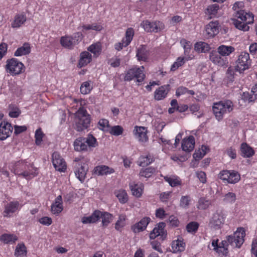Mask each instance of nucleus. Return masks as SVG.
<instances>
[{"label": "nucleus", "instance_id": "38", "mask_svg": "<svg viewBox=\"0 0 257 257\" xmlns=\"http://www.w3.org/2000/svg\"><path fill=\"white\" fill-rule=\"evenodd\" d=\"M31 52V47L28 43H25L22 47L18 48L14 53L15 56L26 55Z\"/></svg>", "mask_w": 257, "mask_h": 257}, {"label": "nucleus", "instance_id": "20", "mask_svg": "<svg viewBox=\"0 0 257 257\" xmlns=\"http://www.w3.org/2000/svg\"><path fill=\"white\" fill-rule=\"evenodd\" d=\"M151 221V218L149 217L143 218L139 222L134 224L131 229L135 233H139L146 229L148 224Z\"/></svg>", "mask_w": 257, "mask_h": 257}, {"label": "nucleus", "instance_id": "45", "mask_svg": "<svg viewBox=\"0 0 257 257\" xmlns=\"http://www.w3.org/2000/svg\"><path fill=\"white\" fill-rule=\"evenodd\" d=\"M114 194L121 204L125 203L128 200V195L123 189H119L114 192Z\"/></svg>", "mask_w": 257, "mask_h": 257}, {"label": "nucleus", "instance_id": "36", "mask_svg": "<svg viewBox=\"0 0 257 257\" xmlns=\"http://www.w3.org/2000/svg\"><path fill=\"white\" fill-rule=\"evenodd\" d=\"M61 45L67 49H71L75 45L74 41H73L72 36H65L61 38L60 41Z\"/></svg>", "mask_w": 257, "mask_h": 257}, {"label": "nucleus", "instance_id": "24", "mask_svg": "<svg viewBox=\"0 0 257 257\" xmlns=\"http://www.w3.org/2000/svg\"><path fill=\"white\" fill-rule=\"evenodd\" d=\"M195 146V139L192 136L188 138H184L182 142V149L185 152H191L194 148Z\"/></svg>", "mask_w": 257, "mask_h": 257}, {"label": "nucleus", "instance_id": "19", "mask_svg": "<svg viewBox=\"0 0 257 257\" xmlns=\"http://www.w3.org/2000/svg\"><path fill=\"white\" fill-rule=\"evenodd\" d=\"M170 84L162 85L158 87L154 92V99L156 100H161L165 99L170 91Z\"/></svg>", "mask_w": 257, "mask_h": 257}, {"label": "nucleus", "instance_id": "57", "mask_svg": "<svg viewBox=\"0 0 257 257\" xmlns=\"http://www.w3.org/2000/svg\"><path fill=\"white\" fill-rule=\"evenodd\" d=\"M123 129L120 125H115L111 127H109V132L110 134L118 136L121 135L123 133Z\"/></svg>", "mask_w": 257, "mask_h": 257}, {"label": "nucleus", "instance_id": "16", "mask_svg": "<svg viewBox=\"0 0 257 257\" xmlns=\"http://www.w3.org/2000/svg\"><path fill=\"white\" fill-rule=\"evenodd\" d=\"M135 138L140 143H145L148 141V131L144 126H135L134 131Z\"/></svg>", "mask_w": 257, "mask_h": 257}, {"label": "nucleus", "instance_id": "15", "mask_svg": "<svg viewBox=\"0 0 257 257\" xmlns=\"http://www.w3.org/2000/svg\"><path fill=\"white\" fill-rule=\"evenodd\" d=\"M52 163L55 169L59 172H64L66 164L59 153L55 152L52 155Z\"/></svg>", "mask_w": 257, "mask_h": 257}, {"label": "nucleus", "instance_id": "29", "mask_svg": "<svg viewBox=\"0 0 257 257\" xmlns=\"http://www.w3.org/2000/svg\"><path fill=\"white\" fill-rule=\"evenodd\" d=\"M32 164L28 163L26 160H21L14 163H12L11 165L10 166V169L11 171L14 173V170L16 169L23 171L25 169L28 168Z\"/></svg>", "mask_w": 257, "mask_h": 257}, {"label": "nucleus", "instance_id": "53", "mask_svg": "<svg viewBox=\"0 0 257 257\" xmlns=\"http://www.w3.org/2000/svg\"><path fill=\"white\" fill-rule=\"evenodd\" d=\"M85 141L88 146V150L91 148H94L97 146L96 139L92 135H89L87 138H85Z\"/></svg>", "mask_w": 257, "mask_h": 257}, {"label": "nucleus", "instance_id": "49", "mask_svg": "<svg viewBox=\"0 0 257 257\" xmlns=\"http://www.w3.org/2000/svg\"><path fill=\"white\" fill-rule=\"evenodd\" d=\"M165 181L168 182L171 187H176L181 184V180L176 176H165L164 177Z\"/></svg>", "mask_w": 257, "mask_h": 257}, {"label": "nucleus", "instance_id": "35", "mask_svg": "<svg viewBox=\"0 0 257 257\" xmlns=\"http://www.w3.org/2000/svg\"><path fill=\"white\" fill-rule=\"evenodd\" d=\"M26 20V15L24 14L16 15L13 22L11 24L12 27L13 28H18L24 24Z\"/></svg>", "mask_w": 257, "mask_h": 257}, {"label": "nucleus", "instance_id": "56", "mask_svg": "<svg viewBox=\"0 0 257 257\" xmlns=\"http://www.w3.org/2000/svg\"><path fill=\"white\" fill-rule=\"evenodd\" d=\"M98 127L104 132H108L110 127L108 121L106 119H100L98 122Z\"/></svg>", "mask_w": 257, "mask_h": 257}, {"label": "nucleus", "instance_id": "14", "mask_svg": "<svg viewBox=\"0 0 257 257\" xmlns=\"http://www.w3.org/2000/svg\"><path fill=\"white\" fill-rule=\"evenodd\" d=\"M218 239H213L211 240V243L208 245V247L215 250L219 254L221 253L226 256L228 253V249L226 247V241L223 240L221 243L218 244Z\"/></svg>", "mask_w": 257, "mask_h": 257}, {"label": "nucleus", "instance_id": "55", "mask_svg": "<svg viewBox=\"0 0 257 257\" xmlns=\"http://www.w3.org/2000/svg\"><path fill=\"white\" fill-rule=\"evenodd\" d=\"M256 99V97L254 95L248 92H244L241 95V100L245 102H253Z\"/></svg>", "mask_w": 257, "mask_h": 257}, {"label": "nucleus", "instance_id": "42", "mask_svg": "<svg viewBox=\"0 0 257 257\" xmlns=\"http://www.w3.org/2000/svg\"><path fill=\"white\" fill-rule=\"evenodd\" d=\"M219 9V6L217 4H212L207 7L205 13L208 15L209 18L215 17Z\"/></svg>", "mask_w": 257, "mask_h": 257}, {"label": "nucleus", "instance_id": "30", "mask_svg": "<svg viewBox=\"0 0 257 257\" xmlns=\"http://www.w3.org/2000/svg\"><path fill=\"white\" fill-rule=\"evenodd\" d=\"M74 148L76 151H88V146L86 144L85 138L80 137L75 140L73 144Z\"/></svg>", "mask_w": 257, "mask_h": 257}, {"label": "nucleus", "instance_id": "23", "mask_svg": "<svg viewBox=\"0 0 257 257\" xmlns=\"http://www.w3.org/2000/svg\"><path fill=\"white\" fill-rule=\"evenodd\" d=\"M63 209L62 196H58L55 199L54 202L51 206V211L52 214L58 215Z\"/></svg>", "mask_w": 257, "mask_h": 257}, {"label": "nucleus", "instance_id": "28", "mask_svg": "<svg viewBox=\"0 0 257 257\" xmlns=\"http://www.w3.org/2000/svg\"><path fill=\"white\" fill-rule=\"evenodd\" d=\"M87 170V165L84 163L83 165H79L77 167L75 174L76 177L81 182H83L84 180Z\"/></svg>", "mask_w": 257, "mask_h": 257}, {"label": "nucleus", "instance_id": "43", "mask_svg": "<svg viewBox=\"0 0 257 257\" xmlns=\"http://www.w3.org/2000/svg\"><path fill=\"white\" fill-rule=\"evenodd\" d=\"M100 218L102 219V226L106 227L113 221L114 216L108 212H101Z\"/></svg>", "mask_w": 257, "mask_h": 257}, {"label": "nucleus", "instance_id": "52", "mask_svg": "<svg viewBox=\"0 0 257 257\" xmlns=\"http://www.w3.org/2000/svg\"><path fill=\"white\" fill-rule=\"evenodd\" d=\"M156 171L155 168L153 167H148L146 169H143L140 172V176L148 178L151 177Z\"/></svg>", "mask_w": 257, "mask_h": 257}, {"label": "nucleus", "instance_id": "44", "mask_svg": "<svg viewBox=\"0 0 257 257\" xmlns=\"http://www.w3.org/2000/svg\"><path fill=\"white\" fill-rule=\"evenodd\" d=\"M27 248L24 243L17 244L15 250V255L17 257H24L27 254Z\"/></svg>", "mask_w": 257, "mask_h": 257}, {"label": "nucleus", "instance_id": "61", "mask_svg": "<svg viewBox=\"0 0 257 257\" xmlns=\"http://www.w3.org/2000/svg\"><path fill=\"white\" fill-rule=\"evenodd\" d=\"M235 200L236 195L233 192H228L224 196L223 201L226 203H233Z\"/></svg>", "mask_w": 257, "mask_h": 257}, {"label": "nucleus", "instance_id": "51", "mask_svg": "<svg viewBox=\"0 0 257 257\" xmlns=\"http://www.w3.org/2000/svg\"><path fill=\"white\" fill-rule=\"evenodd\" d=\"M93 87L90 84V81L83 82L80 87V91L82 94H87L90 93Z\"/></svg>", "mask_w": 257, "mask_h": 257}, {"label": "nucleus", "instance_id": "64", "mask_svg": "<svg viewBox=\"0 0 257 257\" xmlns=\"http://www.w3.org/2000/svg\"><path fill=\"white\" fill-rule=\"evenodd\" d=\"M39 222L44 225L49 226L52 223V219L50 217L45 216L40 218Z\"/></svg>", "mask_w": 257, "mask_h": 257}, {"label": "nucleus", "instance_id": "39", "mask_svg": "<svg viewBox=\"0 0 257 257\" xmlns=\"http://www.w3.org/2000/svg\"><path fill=\"white\" fill-rule=\"evenodd\" d=\"M95 173L98 175H107L114 172V170L105 165L98 166L94 169Z\"/></svg>", "mask_w": 257, "mask_h": 257}, {"label": "nucleus", "instance_id": "7", "mask_svg": "<svg viewBox=\"0 0 257 257\" xmlns=\"http://www.w3.org/2000/svg\"><path fill=\"white\" fill-rule=\"evenodd\" d=\"M251 61L248 53L241 52L236 62L235 70L240 73H243L245 70L249 68Z\"/></svg>", "mask_w": 257, "mask_h": 257}, {"label": "nucleus", "instance_id": "21", "mask_svg": "<svg viewBox=\"0 0 257 257\" xmlns=\"http://www.w3.org/2000/svg\"><path fill=\"white\" fill-rule=\"evenodd\" d=\"M219 24L217 21L211 22L206 26L205 31L208 38L213 37L219 33Z\"/></svg>", "mask_w": 257, "mask_h": 257}, {"label": "nucleus", "instance_id": "18", "mask_svg": "<svg viewBox=\"0 0 257 257\" xmlns=\"http://www.w3.org/2000/svg\"><path fill=\"white\" fill-rule=\"evenodd\" d=\"M13 132V127L10 123L3 120L0 123V140H5L9 138Z\"/></svg>", "mask_w": 257, "mask_h": 257}, {"label": "nucleus", "instance_id": "6", "mask_svg": "<svg viewBox=\"0 0 257 257\" xmlns=\"http://www.w3.org/2000/svg\"><path fill=\"white\" fill-rule=\"evenodd\" d=\"M73 114H74L76 129L77 131H82L89 126L90 116L88 113Z\"/></svg>", "mask_w": 257, "mask_h": 257}, {"label": "nucleus", "instance_id": "9", "mask_svg": "<svg viewBox=\"0 0 257 257\" xmlns=\"http://www.w3.org/2000/svg\"><path fill=\"white\" fill-rule=\"evenodd\" d=\"M135 35V31L133 28H128L126 29L125 36L122 38L121 42H118L114 44V48L117 51H119L124 47L128 46L132 41Z\"/></svg>", "mask_w": 257, "mask_h": 257}, {"label": "nucleus", "instance_id": "33", "mask_svg": "<svg viewBox=\"0 0 257 257\" xmlns=\"http://www.w3.org/2000/svg\"><path fill=\"white\" fill-rule=\"evenodd\" d=\"M149 55V51L145 45H141L137 50V57L140 61H147Z\"/></svg>", "mask_w": 257, "mask_h": 257}, {"label": "nucleus", "instance_id": "22", "mask_svg": "<svg viewBox=\"0 0 257 257\" xmlns=\"http://www.w3.org/2000/svg\"><path fill=\"white\" fill-rule=\"evenodd\" d=\"M92 60L91 54L88 51H83L80 54V58L77 64V67L81 68L87 66Z\"/></svg>", "mask_w": 257, "mask_h": 257}, {"label": "nucleus", "instance_id": "62", "mask_svg": "<svg viewBox=\"0 0 257 257\" xmlns=\"http://www.w3.org/2000/svg\"><path fill=\"white\" fill-rule=\"evenodd\" d=\"M199 224L196 222H191L187 224L186 226V229L189 232H195L198 228Z\"/></svg>", "mask_w": 257, "mask_h": 257}, {"label": "nucleus", "instance_id": "31", "mask_svg": "<svg viewBox=\"0 0 257 257\" xmlns=\"http://www.w3.org/2000/svg\"><path fill=\"white\" fill-rule=\"evenodd\" d=\"M87 51L93 54L94 57H98L102 52V44L100 42H97L90 45L87 48Z\"/></svg>", "mask_w": 257, "mask_h": 257}, {"label": "nucleus", "instance_id": "17", "mask_svg": "<svg viewBox=\"0 0 257 257\" xmlns=\"http://www.w3.org/2000/svg\"><path fill=\"white\" fill-rule=\"evenodd\" d=\"M37 170L35 168L33 165L29 166L27 169H25L24 171L16 169L14 170V174L18 175L19 176L22 177L27 180L31 179L36 176Z\"/></svg>", "mask_w": 257, "mask_h": 257}, {"label": "nucleus", "instance_id": "63", "mask_svg": "<svg viewBox=\"0 0 257 257\" xmlns=\"http://www.w3.org/2000/svg\"><path fill=\"white\" fill-rule=\"evenodd\" d=\"M108 64L112 67L116 68L119 66L120 59L118 58H112L108 60Z\"/></svg>", "mask_w": 257, "mask_h": 257}, {"label": "nucleus", "instance_id": "11", "mask_svg": "<svg viewBox=\"0 0 257 257\" xmlns=\"http://www.w3.org/2000/svg\"><path fill=\"white\" fill-rule=\"evenodd\" d=\"M141 26L147 32L157 33L164 28V25L160 21L150 22L148 20L143 21Z\"/></svg>", "mask_w": 257, "mask_h": 257}, {"label": "nucleus", "instance_id": "58", "mask_svg": "<svg viewBox=\"0 0 257 257\" xmlns=\"http://www.w3.org/2000/svg\"><path fill=\"white\" fill-rule=\"evenodd\" d=\"M210 205V201L205 198H201L199 200L198 208L199 209H205Z\"/></svg>", "mask_w": 257, "mask_h": 257}, {"label": "nucleus", "instance_id": "10", "mask_svg": "<svg viewBox=\"0 0 257 257\" xmlns=\"http://www.w3.org/2000/svg\"><path fill=\"white\" fill-rule=\"evenodd\" d=\"M233 105L230 100H221L213 103V112H230L233 110Z\"/></svg>", "mask_w": 257, "mask_h": 257}, {"label": "nucleus", "instance_id": "27", "mask_svg": "<svg viewBox=\"0 0 257 257\" xmlns=\"http://www.w3.org/2000/svg\"><path fill=\"white\" fill-rule=\"evenodd\" d=\"M130 188L133 195L136 197H140L143 192L144 185L141 183L132 182L130 184Z\"/></svg>", "mask_w": 257, "mask_h": 257}, {"label": "nucleus", "instance_id": "8", "mask_svg": "<svg viewBox=\"0 0 257 257\" xmlns=\"http://www.w3.org/2000/svg\"><path fill=\"white\" fill-rule=\"evenodd\" d=\"M226 215L222 211L215 212L209 220V225L213 229L218 230L221 228L224 224Z\"/></svg>", "mask_w": 257, "mask_h": 257}, {"label": "nucleus", "instance_id": "4", "mask_svg": "<svg viewBox=\"0 0 257 257\" xmlns=\"http://www.w3.org/2000/svg\"><path fill=\"white\" fill-rule=\"evenodd\" d=\"M144 67H134L129 69L125 72V76L124 77V81H130L134 78H136L137 82L142 83L144 81L146 75L144 73Z\"/></svg>", "mask_w": 257, "mask_h": 257}, {"label": "nucleus", "instance_id": "3", "mask_svg": "<svg viewBox=\"0 0 257 257\" xmlns=\"http://www.w3.org/2000/svg\"><path fill=\"white\" fill-rule=\"evenodd\" d=\"M245 233L243 228H238L233 234L226 237V246L228 243L233 248H239L244 242Z\"/></svg>", "mask_w": 257, "mask_h": 257}, {"label": "nucleus", "instance_id": "1", "mask_svg": "<svg viewBox=\"0 0 257 257\" xmlns=\"http://www.w3.org/2000/svg\"><path fill=\"white\" fill-rule=\"evenodd\" d=\"M233 16L237 19L233 20V23L235 28L240 30L248 31L249 29L248 24H252L254 22V15L244 10L234 12Z\"/></svg>", "mask_w": 257, "mask_h": 257}, {"label": "nucleus", "instance_id": "41", "mask_svg": "<svg viewBox=\"0 0 257 257\" xmlns=\"http://www.w3.org/2000/svg\"><path fill=\"white\" fill-rule=\"evenodd\" d=\"M0 240L6 244H13L18 240V237L15 234L5 233L1 236Z\"/></svg>", "mask_w": 257, "mask_h": 257}, {"label": "nucleus", "instance_id": "25", "mask_svg": "<svg viewBox=\"0 0 257 257\" xmlns=\"http://www.w3.org/2000/svg\"><path fill=\"white\" fill-rule=\"evenodd\" d=\"M101 216V211L95 210L89 216H84L81 218V222L83 224L94 223L96 222Z\"/></svg>", "mask_w": 257, "mask_h": 257}, {"label": "nucleus", "instance_id": "32", "mask_svg": "<svg viewBox=\"0 0 257 257\" xmlns=\"http://www.w3.org/2000/svg\"><path fill=\"white\" fill-rule=\"evenodd\" d=\"M194 57V56H188V58H185L184 57H179L177 58L176 61L172 65L171 67V71H176L180 67L183 66L186 61L193 59Z\"/></svg>", "mask_w": 257, "mask_h": 257}, {"label": "nucleus", "instance_id": "54", "mask_svg": "<svg viewBox=\"0 0 257 257\" xmlns=\"http://www.w3.org/2000/svg\"><path fill=\"white\" fill-rule=\"evenodd\" d=\"M234 69L232 67H229L226 73L225 79L227 84L232 83L234 81Z\"/></svg>", "mask_w": 257, "mask_h": 257}, {"label": "nucleus", "instance_id": "13", "mask_svg": "<svg viewBox=\"0 0 257 257\" xmlns=\"http://www.w3.org/2000/svg\"><path fill=\"white\" fill-rule=\"evenodd\" d=\"M21 208V205L18 201H13L8 203L5 206L3 212V216L5 217H11Z\"/></svg>", "mask_w": 257, "mask_h": 257}, {"label": "nucleus", "instance_id": "40", "mask_svg": "<svg viewBox=\"0 0 257 257\" xmlns=\"http://www.w3.org/2000/svg\"><path fill=\"white\" fill-rule=\"evenodd\" d=\"M210 48L209 45L204 42H197L194 45V50L198 53H206Z\"/></svg>", "mask_w": 257, "mask_h": 257}, {"label": "nucleus", "instance_id": "46", "mask_svg": "<svg viewBox=\"0 0 257 257\" xmlns=\"http://www.w3.org/2000/svg\"><path fill=\"white\" fill-rule=\"evenodd\" d=\"M153 161V158L150 155L142 156L138 161V164L140 166L144 167L149 165Z\"/></svg>", "mask_w": 257, "mask_h": 257}, {"label": "nucleus", "instance_id": "12", "mask_svg": "<svg viewBox=\"0 0 257 257\" xmlns=\"http://www.w3.org/2000/svg\"><path fill=\"white\" fill-rule=\"evenodd\" d=\"M209 59L214 64L219 67H226L228 64V58L221 55L217 51H212L210 53Z\"/></svg>", "mask_w": 257, "mask_h": 257}, {"label": "nucleus", "instance_id": "37", "mask_svg": "<svg viewBox=\"0 0 257 257\" xmlns=\"http://www.w3.org/2000/svg\"><path fill=\"white\" fill-rule=\"evenodd\" d=\"M165 224L163 222L159 223L156 227L150 233V238L151 239L162 234L164 232Z\"/></svg>", "mask_w": 257, "mask_h": 257}, {"label": "nucleus", "instance_id": "59", "mask_svg": "<svg viewBox=\"0 0 257 257\" xmlns=\"http://www.w3.org/2000/svg\"><path fill=\"white\" fill-rule=\"evenodd\" d=\"M44 136V133L42 132L41 128L37 129L35 134V143L36 145H40L42 141L43 138Z\"/></svg>", "mask_w": 257, "mask_h": 257}, {"label": "nucleus", "instance_id": "47", "mask_svg": "<svg viewBox=\"0 0 257 257\" xmlns=\"http://www.w3.org/2000/svg\"><path fill=\"white\" fill-rule=\"evenodd\" d=\"M241 152L244 157H250L254 153L253 149L248 146L246 143H243L240 147Z\"/></svg>", "mask_w": 257, "mask_h": 257}, {"label": "nucleus", "instance_id": "26", "mask_svg": "<svg viewBox=\"0 0 257 257\" xmlns=\"http://www.w3.org/2000/svg\"><path fill=\"white\" fill-rule=\"evenodd\" d=\"M171 247L174 253L183 251L185 248V243L181 238H178L172 242Z\"/></svg>", "mask_w": 257, "mask_h": 257}, {"label": "nucleus", "instance_id": "2", "mask_svg": "<svg viewBox=\"0 0 257 257\" xmlns=\"http://www.w3.org/2000/svg\"><path fill=\"white\" fill-rule=\"evenodd\" d=\"M5 69L7 73L14 76L24 73L25 71V66L17 59L12 58L7 60Z\"/></svg>", "mask_w": 257, "mask_h": 257}, {"label": "nucleus", "instance_id": "34", "mask_svg": "<svg viewBox=\"0 0 257 257\" xmlns=\"http://www.w3.org/2000/svg\"><path fill=\"white\" fill-rule=\"evenodd\" d=\"M235 48L231 46H227L225 45H221L217 48L218 51L221 55L227 57L230 55V54L235 51Z\"/></svg>", "mask_w": 257, "mask_h": 257}, {"label": "nucleus", "instance_id": "48", "mask_svg": "<svg viewBox=\"0 0 257 257\" xmlns=\"http://www.w3.org/2000/svg\"><path fill=\"white\" fill-rule=\"evenodd\" d=\"M73 101L77 104V106H79L78 110H77L76 112H87L86 106L87 102L86 100L83 99H74Z\"/></svg>", "mask_w": 257, "mask_h": 257}, {"label": "nucleus", "instance_id": "5", "mask_svg": "<svg viewBox=\"0 0 257 257\" xmlns=\"http://www.w3.org/2000/svg\"><path fill=\"white\" fill-rule=\"evenodd\" d=\"M218 178L224 183L235 184L240 179V174L234 170H222L218 174Z\"/></svg>", "mask_w": 257, "mask_h": 257}, {"label": "nucleus", "instance_id": "50", "mask_svg": "<svg viewBox=\"0 0 257 257\" xmlns=\"http://www.w3.org/2000/svg\"><path fill=\"white\" fill-rule=\"evenodd\" d=\"M126 215L121 214L119 215L118 219L115 224V228L118 231H120L125 225Z\"/></svg>", "mask_w": 257, "mask_h": 257}, {"label": "nucleus", "instance_id": "60", "mask_svg": "<svg viewBox=\"0 0 257 257\" xmlns=\"http://www.w3.org/2000/svg\"><path fill=\"white\" fill-rule=\"evenodd\" d=\"M191 201V199L189 196H183L180 199V205L183 208H187L188 207Z\"/></svg>", "mask_w": 257, "mask_h": 257}]
</instances>
